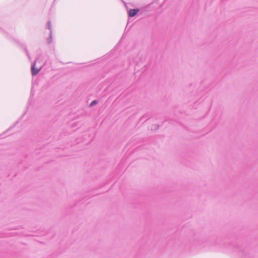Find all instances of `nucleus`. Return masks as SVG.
Instances as JSON below:
<instances>
[{
    "instance_id": "20e7f679",
    "label": "nucleus",
    "mask_w": 258,
    "mask_h": 258,
    "mask_svg": "<svg viewBox=\"0 0 258 258\" xmlns=\"http://www.w3.org/2000/svg\"><path fill=\"white\" fill-rule=\"evenodd\" d=\"M98 103V101L96 100H94L92 101V102L90 104V107H92Z\"/></svg>"
},
{
    "instance_id": "39448f33",
    "label": "nucleus",
    "mask_w": 258,
    "mask_h": 258,
    "mask_svg": "<svg viewBox=\"0 0 258 258\" xmlns=\"http://www.w3.org/2000/svg\"><path fill=\"white\" fill-rule=\"evenodd\" d=\"M50 36H49V39H48V43L49 44H50L51 41H52V36L51 37V39H50V34H49Z\"/></svg>"
},
{
    "instance_id": "423d86ee",
    "label": "nucleus",
    "mask_w": 258,
    "mask_h": 258,
    "mask_svg": "<svg viewBox=\"0 0 258 258\" xmlns=\"http://www.w3.org/2000/svg\"><path fill=\"white\" fill-rule=\"evenodd\" d=\"M25 51H26V53H27V54L28 55V52L26 49H25Z\"/></svg>"
},
{
    "instance_id": "f03ea898",
    "label": "nucleus",
    "mask_w": 258,
    "mask_h": 258,
    "mask_svg": "<svg viewBox=\"0 0 258 258\" xmlns=\"http://www.w3.org/2000/svg\"><path fill=\"white\" fill-rule=\"evenodd\" d=\"M140 11L139 9H132L128 11V16L129 17H133L135 16Z\"/></svg>"
},
{
    "instance_id": "7ed1b4c3",
    "label": "nucleus",
    "mask_w": 258,
    "mask_h": 258,
    "mask_svg": "<svg viewBox=\"0 0 258 258\" xmlns=\"http://www.w3.org/2000/svg\"><path fill=\"white\" fill-rule=\"evenodd\" d=\"M47 28L50 30V37L52 34V29L51 26V22L49 21L47 23Z\"/></svg>"
},
{
    "instance_id": "f257e3e1",
    "label": "nucleus",
    "mask_w": 258,
    "mask_h": 258,
    "mask_svg": "<svg viewBox=\"0 0 258 258\" xmlns=\"http://www.w3.org/2000/svg\"><path fill=\"white\" fill-rule=\"evenodd\" d=\"M37 60V59L35 60V61L34 62V63L32 65L31 67V74L33 76L37 75L42 68V67H41L39 69H36L35 68V64Z\"/></svg>"
}]
</instances>
